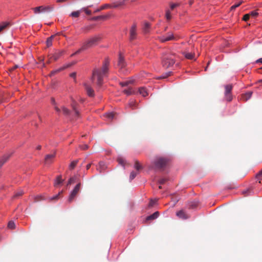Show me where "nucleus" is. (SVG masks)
Wrapping results in <instances>:
<instances>
[{"label": "nucleus", "mask_w": 262, "mask_h": 262, "mask_svg": "<svg viewBox=\"0 0 262 262\" xmlns=\"http://www.w3.org/2000/svg\"><path fill=\"white\" fill-rule=\"evenodd\" d=\"M225 95L226 99L228 101H230L231 100L232 97H231L230 96L229 98L228 99V95L229 94L231 93V90L232 89V86L231 85L229 84V85H225Z\"/></svg>", "instance_id": "nucleus-8"}, {"label": "nucleus", "mask_w": 262, "mask_h": 262, "mask_svg": "<svg viewBox=\"0 0 262 262\" xmlns=\"http://www.w3.org/2000/svg\"><path fill=\"white\" fill-rule=\"evenodd\" d=\"M128 83H130V81H126V82H121V83H120V84L122 86H126Z\"/></svg>", "instance_id": "nucleus-46"}, {"label": "nucleus", "mask_w": 262, "mask_h": 262, "mask_svg": "<svg viewBox=\"0 0 262 262\" xmlns=\"http://www.w3.org/2000/svg\"><path fill=\"white\" fill-rule=\"evenodd\" d=\"M183 54L185 57L188 59H193L194 60H196V58L194 57V54L192 53L184 52Z\"/></svg>", "instance_id": "nucleus-15"}, {"label": "nucleus", "mask_w": 262, "mask_h": 262, "mask_svg": "<svg viewBox=\"0 0 262 262\" xmlns=\"http://www.w3.org/2000/svg\"><path fill=\"white\" fill-rule=\"evenodd\" d=\"M118 162H119V163L122 165L123 166V167L124 168V166H125V161L122 158H119L118 159Z\"/></svg>", "instance_id": "nucleus-35"}, {"label": "nucleus", "mask_w": 262, "mask_h": 262, "mask_svg": "<svg viewBox=\"0 0 262 262\" xmlns=\"http://www.w3.org/2000/svg\"><path fill=\"white\" fill-rule=\"evenodd\" d=\"M158 215H159L158 212H155L152 214L146 217V220L148 221V220L156 219H157L158 217Z\"/></svg>", "instance_id": "nucleus-24"}, {"label": "nucleus", "mask_w": 262, "mask_h": 262, "mask_svg": "<svg viewBox=\"0 0 262 262\" xmlns=\"http://www.w3.org/2000/svg\"><path fill=\"white\" fill-rule=\"evenodd\" d=\"M112 7L108 5V4H105V5H104L103 6H102L101 7V8L100 9L101 10H103V9H107V8H111Z\"/></svg>", "instance_id": "nucleus-40"}, {"label": "nucleus", "mask_w": 262, "mask_h": 262, "mask_svg": "<svg viewBox=\"0 0 262 262\" xmlns=\"http://www.w3.org/2000/svg\"><path fill=\"white\" fill-rule=\"evenodd\" d=\"M249 14H250V16L251 15L253 17H255L258 15V13L255 11H252Z\"/></svg>", "instance_id": "nucleus-43"}, {"label": "nucleus", "mask_w": 262, "mask_h": 262, "mask_svg": "<svg viewBox=\"0 0 262 262\" xmlns=\"http://www.w3.org/2000/svg\"><path fill=\"white\" fill-rule=\"evenodd\" d=\"M24 193V191L21 189L18 190L17 192H15L14 196L16 198L19 196L21 195Z\"/></svg>", "instance_id": "nucleus-33"}, {"label": "nucleus", "mask_w": 262, "mask_h": 262, "mask_svg": "<svg viewBox=\"0 0 262 262\" xmlns=\"http://www.w3.org/2000/svg\"><path fill=\"white\" fill-rule=\"evenodd\" d=\"M55 156V154L47 155L45 158V162L46 164H49L51 163Z\"/></svg>", "instance_id": "nucleus-13"}, {"label": "nucleus", "mask_w": 262, "mask_h": 262, "mask_svg": "<svg viewBox=\"0 0 262 262\" xmlns=\"http://www.w3.org/2000/svg\"><path fill=\"white\" fill-rule=\"evenodd\" d=\"M76 179H77L76 176H74V177L71 178L68 181V185H70V184L74 183L76 181Z\"/></svg>", "instance_id": "nucleus-30"}, {"label": "nucleus", "mask_w": 262, "mask_h": 262, "mask_svg": "<svg viewBox=\"0 0 262 262\" xmlns=\"http://www.w3.org/2000/svg\"><path fill=\"white\" fill-rule=\"evenodd\" d=\"M70 77L74 78L75 80L76 79V72H73L70 74Z\"/></svg>", "instance_id": "nucleus-44"}, {"label": "nucleus", "mask_w": 262, "mask_h": 262, "mask_svg": "<svg viewBox=\"0 0 262 262\" xmlns=\"http://www.w3.org/2000/svg\"><path fill=\"white\" fill-rule=\"evenodd\" d=\"M150 28V24L147 22H145L143 25V29L145 33H147L149 31Z\"/></svg>", "instance_id": "nucleus-26"}, {"label": "nucleus", "mask_w": 262, "mask_h": 262, "mask_svg": "<svg viewBox=\"0 0 262 262\" xmlns=\"http://www.w3.org/2000/svg\"><path fill=\"white\" fill-rule=\"evenodd\" d=\"M158 39L162 42L174 39V37L172 32H168L165 35H162L158 37Z\"/></svg>", "instance_id": "nucleus-4"}, {"label": "nucleus", "mask_w": 262, "mask_h": 262, "mask_svg": "<svg viewBox=\"0 0 262 262\" xmlns=\"http://www.w3.org/2000/svg\"><path fill=\"white\" fill-rule=\"evenodd\" d=\"M164 183V180H161L160 183Z\"/></svg>", "instance_id": "nucleus-58"}, {"label": "nucleus", "mask_w": 262, "mask_h": 262, "mask_svg": "<svg viewBox=\"0 0 262 262\" xmlns=\"http://www.w3.org/2000/svg\"><path fill=\"white\" fill-rule=\"evenodd\" d=\"M10 24L7 21H4L0 24V32L2 31L4 29L9 26Z\"/></svg>", "instance_id": "nucleus-22"}, {"label": "nucleus", "mask_w": 262, "mask_h": 262, "mask_svg": "<svg viewBox=\"0 0 262 262\" xmlns=\"http://www.w3.org/2000/svg\"><path fill=\"white\" fill-rule=\"evenodd\" d=\"M55 109L58 113H60L61 111H62V113L65 115H68L69 114V110L64 106L61 107V110L57 106L55 107Z\"/></svg>", "instance_id": "nucleus-16"}, {"label": "nucleus", "mask_w": 262, "mask_h": 262, "mask_svg": "<svg viewBox=\"0 0 262 262\" xmlns=\"http://www.w3.org/2000/svg\"><path fill=\"white\" fill-rule=\"evenodd\" d=\"M231 97V94H229L228 95V98L229 99V97Z\"/></svg>", "instance_id": "nucleus-57"}, {"label": "nucleus", "mask_w": 262, "mask_h": 262, "mask_svg": "<svg viewBox=\"0 0 262 262\" xmlns=\"http://www.w3.org/2000/svg\"><path fill=\"white\" fill-rule=\"evenodd\" d=\"M178 6L177 4H172L170 5V8L171 9H173L175 7H176Z\"/></svg>", "instance_id": "nucleus-48"}, {"label": "nucleus", "mask_w": 262, "mask_h": 262, "mask_svg": "<svg viewBox=\"0 0 262 262\" xmlns=\"http://www.w3.org/2000/svg\"><path fill=\"white\" fill-rule=\"evenodd\" d=\"M252 92H248L246 93L245 95V98L246 100H249L252 96Z\"/></svg>", "instance_id": "nucleus-32"}, {"label": "nucleus", "mask_w": 262, "mask_h": 262, "mask_svg": "<svg viewBox=\"0 0 262 262\" xmlns=\"http://www.w3.org/2000/svg\"><path fill=\"white\" fill-rule=\"evenodd\" d=\"M194 3V0H189L188 3L189 5H192Z\"/></svg>", "instance_id": "nucleus-50"}, {"label": "nucleus", "mask_w": 262, "mask_h": 262, "mask_svg": "<svg viewBox=\"0 0 262 262\" xmlns=\"http://www.w3.org/2000/svg\"><path fill=\"white\" fill-rule=\"evenodd\" d=\"M157 201L156 199H151L148 204L149 207H152L156 203Z\"/></svg>", "instance_id": "nucleus-37"}, {"label": "nucleus", "mask_w": 262, "mask_h": 262, "mask_svg": "<svg viewBox=\"0 0 262 262\" xmlns=\"http://www.w3.org/2000/svg\"><path fill=\"white\" fill-rule=\"evenodd\" d=\"M80 13V10L76 11H74V12H72L70 14V16L71 17H72L76 18V17H78L79 16Z\"/></svg>", "instance_id": "nucleus-27"}, {"label": "nucleus", "mask_w": 262, "mask_h": 262, "mask_svg": "<svg viewBox=\"0 0 262 262\" xmlns=\"http://www.w3.org/2000/svg\"><path fill=\"white\" fill-rule=\"evenodd\" d=\"M106 167L105 163L104 162H99L97 167V169L100 171V172H101L102 171H103L105 168Z\"/></svg>", "instance_id": "nucleus-17"}, {"label": "nucleus", "mask_w": 262, "mask_h": 262, "mask_svg": "<svg viewBox=\"0 0 262 262\" xmlns=\"http://www.w3.org/2000/svg\"><path fill=\"white\" fill-rule=\"evenodd\" d=\"M8 227L10 229H14L15 228V223L13 221H10L8 224Z\"/></svg>", "instance_id": "nucleus-34"}, {"label": "nucleus", "mask_w": 262, "mask_h": 262, "mask_svg": "<svg viewBox=\"0 0 262 262\" xmlns=\"http://www.w3.org/2000/svg\"><path fill=\"white\" fill-rule=\"evenodd\" d=\"M84 10V11H85V13L88 15H90L91 14V11L86 8H83V9Z\"/></svg>", "instance_id": "nucleus-45"}, {"label": "nucleus", "mask_w": 262, "mask_h": 262, "mask_svg": "<svg viewBox=\"0 0 262 262\" xmlns=\"http://www.w3.org/2000/svg\"><path fill=\"white\" fill-rule=\"evenodd\" d=\"M99 39V38L96 36L90 38L84 43V45L80 49L78 50L75 53L73 54L72 56H73L76 54L80 53V51L82 50L88 49L95 45L97 42L98 41Z\"/></svg>", "instance_id": "nucleus-2"}, {"label": "nucleus", "mask_w": 262, "mask_h": 262, "mask_svg": "<svg viewBox=\"0 0 262 262\" xmlns=\"http://www.w3.org/2000/svg\"><path fill=\"white\" fill-rule=\"evenodd\" d=\"M124 92L127 94V95H130L131 94V91H129V90H124Z\"/></svg>", "instance_id": "nucleus-49"}, {"label": "nucleus", "mask_w": 262, "mask_h": 262, "mask_svg": "<svg viewBox=\"0 0 262 262\" xmlns=\"http://www.w3.org/2000/svg\"><path fill=\"white\" fill-rule=\"evenodd\" d=\"M167 162V160L165 158H157L155 161V165L157 168H161L166 165Z\"/></svg>", "instance_id": "nucleus-5"}, {"label": "nucleus", "mask_w": 262, "mask_h": 262, "mask_svg": "<svg viewBox=\"0 0 262 262\" xmlns=\"http://www.w3.org/2000/svg\"><path fill=\"white\" fill-rule=\"evenodd\" d=\"M109 61L105 60L102 67L101 70L95 69L93 72L92 81H95L96 80V83L100 86L103 83V78L106 76L108 70Z\"/></svg>", "instance_id": "nucleus-1"}, {"label": "nucleus", "mask_w": 262, "mask_h": 262, "mask_svg": "<svg viewBox=\"0 0 262 262\" xmlns=\"http://www.w3.org/2000/svg\"><path fill=\"white\" fill-rule=\"evenodd\" d=\"M249 17H250V14H246L244 15L243 19L244 21H247V20H248L249 19Z\"/></svg>", "instance_id": "nucleus-41"}, {"label": "nucleus", "mask_w": 262, "mask_h": 262, "mask_svg": "<svg viewBox=\"0 0 262 262\" xmlns=\"http://www.w3.org/2000/svg\"><path fill=\"white\" fill-rule=\"evenodd\" d=\"M64 53V51L62 50V51H56V52H55V53L52 55V56L51 57V58H52L53 59H54L55 60H57L58 59H59L61 56Z\"/></svg>", "instance_id": "nucleus-14"}, {"label": "nucleus", "mask_w": 262, "mask_h": 262, "mask_svg": "<svg viewBox=\"0 0 262 262\" xmlns=\"http://www.w3.org/2000/svg\"><path fill=\"white\" fill-rule=\"evenodd\" d=\"M177 215L182 219H186L188 218V216L185 214V212L183 210H180L177 212Z\"/></svg>", "instance_id": "nucleus-19"}, {"label": "nucleus", "mask_w": 262, "mask_h": 262, "mask_svg": "<svg viewBox=\"0 0 262 262\" xmlns=\"http://www.w3.org/2000/svg\"><path fill=\"white\" fill-rule=\"evenodd\" d=\"M118 66L121 68H123L125 66L124 57L121 53H120L119 55Z\"/></svg>", "instance_id": "nucleus-10"}, {"label": "nucleus", "mask_w": 262, "mask_h": 262, "mask_svg": "<svg viewBox=\"0 0 262 262\" xmlns=\"http://www.w3.org/2000/svg\"><path fill=\"white\" fill-rule=\"evenodd\" d=\"M136 36V25L132 26L130 30V39H134Z\"/></svg>", "instance_id": "nucleus-9"}, {"label": "nucleus", "mask_w": 262, "mask_h": 262, "mask_svg": "<svg viewBox=\"0 0 262 262\" xmlns=\"http://www.w3.org/2000/svg\"><path fill=\"white\" fill-rule=\"evenodd\" d=\"M77 162H78V161H77V160L72 161L69 165V168L70 169H73L75 167L76 165H77Z\"/></svg>", "instance_id": "nucleus-29"}, {"label": "nucleus", "mask_w": 262, "mask_h": 262, "mask_svg": "<svg viewBox=\"0 0 262 262\" xmlns=\"http://www.w3.org/2000/svg\"><path fill=\"white\" fill-rule=\"evenodd\" d=\"M104 117L107 119V120H112L114 117V115L113 113H107L104 115Z\"/></svg>", "instance_id": "nucleus-23"}, {"label": "nucleus", "mask_w": 262, "mask_h": 262, "mask_svg": "<svg viewBox=\"0 0 262 262\" xmlns=\"http://www.w3.org/2000/svg\"><path fill=\"white\" fill-rule=\"evenodd\" d=\"M85 90L88 96L90 97H93L94 96V90L87 84H84Z\"/></svg>", "instance_id": "nucleus-11"}, {"label": "nucleus", "mask_w": 262, "mask_h": 262, "mask_svg": "<svg viewBox=\"0 0 262 262\" xmlns=\"http://www.w3.org/2000/svg\"><path fill=\"white\" fill-rule=\"evenodd\" d=\"M138 172L132 171L130 172V176H129V179L130 181L133 180L137 175Z\"/></svg>", "instance_id": "nucleus-31"}, {"label": "nucleus", "mask_w": 262, "mask_h": 262, "mask_svg": "<svg viewBox=\"0 0 262 262\" xmlns=\"http://www.w3.org/2000/svg\"><path fill=\"white\" fill-rule=\"evenodd\" d=\"M9 157V155H5L0 159V167L7 161Z\"/></svg>", "instance_id": "nucleus-21"}, {"label": "nucleus", "mask_w": 262, "mask_h": 262, "mask_svg": "<svg viewBox=\"0 0 262 262\" xmlns=\"http://www.w3.org/2000/svg\"><path fill=\"white\" fill-rule=\"evenodd\" d=\"M67 0H57V3H62L67 1Z\"/></svg>", "instance_id": "nucleus-52"}, {"label": "nucleus", "mask_w": 262, "mask_h": 262, "mask_svg": "<svg viewBox=\"0 0 262 262\" xmlns=\"http://www.w3.org/2000/svg\"><path fill=\"white\" fill-rule=\"evenodd\" d=\"M91 166V163L88 164L86 166V169H89L90 168Z\"/></svg>", "instance_id": "nucleus-53"}, {"label": "nucleus", "mask_w": 262, "mask_h": 262, "mask_svg": "<svg viewBox=\"0 0 262 262\" xmlns=\"http://www.w3.org/2000/svg\"><path fill=\"white\" fill-rule=\"evenodd\" d=\"M139 92L140 94L143 97H146L148 94L146 89L144 87H141L139 88Z\"/></svg>", "instance_id": "nucleus-18"}, {"label": "nucleus", "mask_w": 262, "mask_h": 262, "mask_svg": "<svg viewBox=\"0 0 262 262\" xmlns=\"http://www.w3.org/2000/svg\"><path fill=\"white\" fill-rule=\"evenodd\" d=\"M81 148L82 149L85 150V149H88V148H89V147H88V145H86V144H84V145H83L81 146Z\"/></svg>", "instance_id": "nucleus-47"}, {"label": "nucleus", "mask_w": 262, "mask_h": 262, "mask_svg": "<svg viewBox=\"0 0 262 262\" xmlns=\"http://www.w3.org/2000/svg\"><path fill=\"white\" fill-rule=\"evenodd\" d=\"M256 63H258V62H260V63H262V58H260L258 59H257L256 61Z\"/></svg>", "instance_id": "nucleus-51"}, {"label": "nucleus", "mask_w": 262, "mask_h": 262, "mask_svg": "<svg viewBox=\"0 0 262 262\" xmlns=\"http://www.w3.org/2000/svg\"><path fill=\"white\" fill-rule=\"evenodd\" d=\"M53 37L54 36L52 35L47 39L46 42L48 47H50L52 46Z\"/></svg>", "instance_id": "nucleus-28"}, {"label": "nucleus", "mask_w": 262, "mask_h": 262, "mask_svg": "<svg viewBox=\"0 0 262 262\" xmlns=\"http://www.w3.org/2000/svg\"><path fill=\"white\" fill-rule=\"evenodd\" d=\"M134 167L137 170H139L141 168V165L138 162H136L134 165Z\"/></svg>", "instance_id": "nucleus-39"}, {"label": "nucleus", "mask_w": 262, "mask_h": 262, "mask_svg": "<svg viewBox=\"0 0 262 262\" xmlns=\"http://www.w3.org/2000/svg\"><path fill=\"white\" fill-rule=\"evenodd\" d=\"M53 7L50 6H39L33 9L34 13L36 14L41 13L48 12L51 11Z\"/></svg>", "instance_id": "nucleus-3"}, {"label": "nucleus", "mask_w": 262, "mask_h": 262, "mask_svg": "<svg viewBox=\"0 0 262 262\" xmlns=\"http://www.w3.org/2000/svg\"><path fill=\"white\" fill-rule=\"evenodd\" d=\"M258 176H262V170L260 171H259V173L258 174Z\"/></svg>", "instance_id": "nucleus-54"}, {"label": "nucleus", "mask_w": 262, "mask_h": 262, "mask_svg": "<svg viewBox=\"0 0 262 262\" xmlns=\"http://www.w3.org/2000/svg\"><path fill=\"white\" fill-rule=\"evenodd\" d=\"M36 148L37 149H38V150L40 149L41 148V146L40 145H38V146H37Z\"/></svg>", "instance_id": "nucleus-55"}, {"label": "nucleus", "mask_w": 262, "mask_h": 262, "mask_svg": "<svg viewBox=\"0 0 262 262\" xmlns=\"http://www.w3.org/2000/svg\"><path fill=\"white\" fill-rule=\"evenodd\" d=\"M71 105L74 112L75 115L76 116H78L79 115V112L77 108V103L75 102H73L71 104Z\"/></svg>", "instance_id": "nucleus-20"}, {"label": "nucleus", "mask_w": 262, "mask_h": 262, "mask_svg": "<svg viewBox=\"0 0 262 262\" xmlns=\"http://www.w3.org/2000/svg\"><path fill=\"white\" fill-rule=\"evenodd\" d=\"M73 64H74V63H66L65 64L64 66H63L61 68L57 69V70H56L55 71H53L51 73V74H54V73H56V72H59L61 70H64L69 67H70L71 66H72Z\"/></svg>", "instance_id": "nucleus-12"}, {"label": "nucleus", "mask_w": 262, "mask_h": 262, "mask_svg": "<svg viewBox=\"0 0 262 262\" xmlns=\"http://www.w3.org/2000/svg\"><path fill=\"white\" fill-rule=\"evenodd\" d=\"M166 17L167 19L169 20L171 18V13L169 10H167L166 12Z\"/></svg>", "instance_id": "nucleus-38"}, {"label": "nucleus", "mask_w": 262, "mask_h": 262, "mask_svg": "<svg viewBox=\"0 0 262 262\" xmlns=\"http://www.w3.org/2000/svg\"><path fill=\"white\" fill-rule=\"evenodd\" d=\"M243 1H241L239 3H238L237 4H236L234 5H233L232 6H231V10H234V9H235L236 8L239 7L242 3H243Z\"/></svg>", "instance_id": "nucleus-36"}, {"label": "nucleus", "mask_w": 262, "mask_h": 262, "mask_svg": "<svg viewBox=\"0 0 262 262\" xmlns=\"http://www.w3.org/2000/svg\"><path fill=\"white\" fill-rule=\"evenodd\" d=\"M16 68H17V66H14V67H13V68H12V70H14V69H16Z\"/></svg>", "instance_id": "nucleus-56"}, {"label": "nucleus", "mask_w": 262, "mask_h": 262, "mask_svg": "<svg viewBox=\"0 0 262 262\" xmlns=\"http://www.w3.org/2000/svg\"><path fill=\"white\" fill-rule=\"evenodd\" d=\"M63 180H62L61 177L60 176H58L54 182V186H56L58 185H59L62 183Z\"/></svg>", "instance_id": "nucleus-25"}, {"label": "nucleus", "mask_w": 262, "mask_h": 262, "mask_svg": "<svg viewBox=\"0 0 262 262\" xmlns=\"http://www.w3.org/2000/svg\"><path fill=\"white\" fill-rule=\"evenodd\" d=\"M80 185L81 184H80V183L77 184L75 186V187H74L73 190L71 192L70 194L69 197V199H68V201H69V202H71L72 201V200H73L75 196V195H76L77 192L79 191L80 187Z\"/></svg>", "instance_id": "nucleus-6"}, {"label": "nucleus", "mask_w": 262, "mask_h": 262, "mask_svg": "<svg viewBox=\"0 0 262 262\" xmlns=\"http://www.w3.org/2000/svg\"><path fill=\"white\" fill-rule=\"evenodd\" d=\"M175 61L172 57H166L163 59L162 63L163 65L165 68H169L172 67Z\"/></svg>", "instance_id": "nucleus-7"}, {"label": "nucleus", "mask_w": 262, "mask_h": 262, "mask_svg": "<svg viewBox=\"0 0 262 262\" xmlns=\"http://www.w3.org/2000/svg\"><path fill=\"white\" fill-rule=\"evenodd\" d=\"M62 192V191H61L60 192L58 193V194L53 196V197L52 198H50V200H54V199H57L59 196V195Z\"/></svg>", "instance_id": "nucleus-42"}]
</instances>
